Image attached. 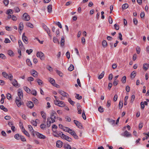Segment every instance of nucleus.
Segmentation results:
<instances>
[{"label":"nucleus","mask_w":149,"mask_h":149,"mask_svg":"<svg viewBox=\"0 0 149 149\" xmlns=\"http://www.w3.org/2000/svg\"><path fill=\"white\" fill-rule=\"evenodd\" d=\"M58 117L57 116V114L56 112L54 110H52L50 114V119L52 120V123H54L55 121V119L56 118H58Z\"/></svg>","instance_id":"obj_1"},{"label":"nucleus","mask_w":149,"mask_h":149,"mask_svg":"<svg viewBox=\"0 0 149 149\" xmlns=\"http://www.w3.org/2000/svg\"><path fill=\"white\" fill-rule=\"evenodd\" d=\"M23 99L19 97H17L16 98L15 103L18 107H19L23 104V102L21 101Z\"/></svg>","instance_id":"obj_2"},{"label":"nucleus","mask_w":149,"mask_h":149,"mask_svg":"<svg viewBox=\"0 0 149 149\" xmlns=\"http://www.w3.org/2000/svg\"><path fill=\"white\" fill-rule=\"evenodd\" d=\"M54 102L55 105H58L59 107H63L65 106V104L63 101L56 100H54Z\"/></svg>","instance_id":"obj_3"},{"label":"nucleus","mask_w":149,"mask_h":149,"mask_svg":"<svg viewBox=\"0 0 149 149\" xmlns=\"http://www.w3.org/2000/svg\"><path fill=\"white\" fill-rule=\"evenodd\" d=\"M61 138L69 142H71L72 141V139L71 138L64 134H62Z\"/></svg>","instance_id":"obj_4"},{"label":"nucleus","mask_w":149,"mask_h":149,"mask_svg":"<svg viewBox=\"0 0 149 149\" xmlns=\"http://www.w3.org/2000/svg\"><path fill=\"white\" fill-rule=\"evenodd\" d=\"M35 134L38 138L41 139H45L46 138V136L43 134L39 133L38 132H36Z\"/></svg>","instance_id":"obj_5"},{"label":"nucleus","mask_w":149,"mask_h":149,"mask_svg":"<svg viewBox=\"0 0 149 149\" xmlns=\"http://www.w3.org/2000/svg\"><path fill=\"white\" fill-rule=\"evenodd\" d=\"M23 19L24 20L28 21L30 19V16L28 14L26 13H25L23 14Z\"/></svg>","instance_id":"obj_6"},{"label":"nucleus","mask_w":149,"mask_h":149,"mask_svg":"<svg viewBox=\"0 0 149 149\" xmlns=\"http://www.w3.org/2000/svg\"><path fill=\"white\" fill-rule=\"evenodd\" d=\"M37 56L38 57H39L41 60H44V54L41 52H37Z\"/></svg>","instance_id":"obj_7"},{"label":"nucleus","mask_w":149,"mask_h":149,"mask_svg":"<svg viewBox=\"0 0 149 149\" xmlns=\"http://www.w3.org/2000/svg\"><path fill=\"white\" fill-rule=\"evenodd\" d=\"M121 135L124 136L126 137H131L132 134L129 132H128L127 130L125 131L123 133H122Z\"/></svg>","instance_id":"obj_8"},{"label":"nucleus","mask_w":149,"mask_h":149,"mask_svg":"<svg viewBox=\"0 0 149 149\" xmlns=\"http://www.w3.org/2000/svg\"><path fill=\"white\" fill-rule=\"evenodd\" d=\"M74 123L79 128L82 129L83 128V127L81 125L79 122L77 120H74Z\"/></svg>","instance_id":"obj_9"},{"label":"nucleus","mask_w":149,"mask_h":149,"mask_svg":"<svg viewBox=\"0 0 149 149\" xmlns=\"http://www.w3.org/2000/svg\"><path fill=\"white\" fill-rule=\"evenodd\" d=\"M25 33H24L22 35V39L23 41L26 44H27L28 42V38L27 37L25 36Z\"/></svg>","instance_id":"obj_10"},{"label":"nucleus","mask_w":149,"mask_h":149,"mask_svg":"<svg viewBox=\"0 0 149 149\" xmlns=\"http://www.w3.org/2000/svg\"><path fill=\"white\" fill-rule=\"evenodd\" d=\"M58 93L63 97H67L68 96V93L61 90L59 91H58Z\"/></svg>","instance_id":"obj_11"},{"label":"nucleus","mask_w":149,"mask_h":149,"mask_svg":"<svg viewBox=\"0 0 149 149\" xmlns=\"http://www.w3.org/2000/svg\"><path fill=\"white\" fill-rule=\"evenodd\" d=\"M63 142L61 141H57L56 142V146L58 148H61L62 146Z\"/></svg>","instance_id":"obj_12"},{"label":"nucleus","mask_w":149,"mask_h":149,"mask_svg":"<svg viewBox=\"0 0 149 149\" xmlns=\"http://www.w3.org/2000/svg\"><path fill=\"white\" fill-rule=\"evenodd\" d=\"M44 28L45 31L47 32V34L50 37H52V35L50 34V29L46 26H44Z\"/></svg>","instance_id":"obj_13"},{"label":"nucleus","mask_w":149,"mask_h":149,"mask_svg":"<svg viewBox=\"0 0 149 149\" xmlns=\"http://www.w3.org/2000/svg\"><path fill=\"white\" fill-rule=\"evenodd\" d=\"M27 106L29 108L31 109L34 106L33 102L31 101H29L27 104Z\"/></svg>","instance_id":"obj_14"},{"label":"nucleus","mask_w":149,"mask_h":149,"mask_svg":"<svg viewBox=\"0 0 149 149\" xmlns=\"http://www.w3.org/2000/svg\"><path fill=\"white\" fill-rule=\"evenodd\" d=\"M18 95L19 97L23 99V94L22 90L20 89L18 90Z\"/></svg>","instance_id":"obj_15"},{"label":"nucleus","mask_w":149,"mask_h":149,"mask_svg":"<svg viewBox=\"0 0 149 149\" xmlns=\"http://www.w3.org/2000/svg\"><path fill=\"white\" fill-rule=\"evenodd\" d=\"M65 38L64 36H62L61 41V45L62 47H63L64 45Z\"/></svg>","instance_id":"obj_16"},{"label":"nucleus","mask_w":149,"mask_h":149,"mask_svg":"<svg viewBox=\"0 0 149 149\" xmlns=\"http://www.w3.org/2000/svg\"><path fill=\"white\" fill-rule=\"evenodd\" d=\"M107 120L111 125H113L115 123V120H113L112 119H110L109 118H107Z\"/></svg>","instance_id":"obj_17"},{"label":"nucleus","mask_w":149,"mask_h":149,"mask_svg":"<svg viewBox=\"0 0 149 149\" xmlns=\"http://www.w3.org/2000/svg\"><path fill=\"white\" fill-rule=\"evenodd\" d=\"M38 74V72L35 70H32L31 74L33 77H36Z\"/></svg>","instance_id":"obj_18"},{"label":"nucleus","mask_w":149,"mask_h":149,"mask_svg":"<svg viewBox=\"0 0 149 149\" xmlns=\"http://www.w3.org/2000/svg\"><path fill=\"white\" fill-rule=\"evenodd\" d=\"M23 27L24 26L23 23L22 22H20L19 26V30H20L21 31L23 29Z\"/></svg>","instance_id":"obj_19"},{"label":"nucleus","mask_w":149,"mask_h":149,"mask_svg":"<svg viewBox=\"0 0 149 149\" xmlns=\"http://www.w3.org/2000/svg\"><path fill=\"white\" fill-rule=\"evenodd\" d=\"M50 118H49V117L47 119V127H49L50 125L51 124L52 122H51V121L50 120Z\"/></svg>","instance_id":"obj_20"},{"label":"nucleus","mask_w":149,"mask_h":149,"mask_svg":"<svg viewBox=\"0 0 149 149\" xmlns=\"http://www.w3.org/2000/svg\"><path fill=\"white\" fill-rule=\"evenodd\" d=\"M12 84L13 85L16 87L18 86V83L17 81L15 79H14L13 80V81L12 82Z\"/></svg>","instance_id":"obj_21"},{"label":"nucleus","mask_w":149,"mask_h":149,"mask_svg":"<svg viewBox=\"0 0 149 149\" xmlns=\"http://www.w3.org/2000/svg\"><path fill=\"white\" fill-rule=\"evenodd\" d=\"M41 114L42 118L45 120L46 119V114L45 113H44L43 111H41Z\"/></svg>","instance_id":"obj_22"},{"label":"nucleus","mask_w":149,"mask_h":149,"mask_svg":"<svg viewBox=\"0 0 149 149\" xmlns=\"http://www.w3.org/2000/svg\"><path fill=\"white\" fill-rule=\"evenodd\" d=\"M48 80L53 85L55 83V80L52 78H49Z\"/></svg>","instance_id":"obj_23"},{"label":"nucleus","mask_w":149,"mask_h":149,"mask_svg":"<svg viewBox=\"0 0 149 149\" xmlns=\"http://www.w3.org/2000/svg\"><path fill=\"white\" fill-rule=\"evenodd\" d=\"M22 128L23 130L22 132L24 133L26 136L29 137V133L26 130H25L23 126H22Z\"/></svg>","instance_id":"obj_24"},{"label":"nucleus","mask_w":149,"mask_h":149,"mask_svg":"<svg viewBox=\"0 0 149 149\" xmlns=\"http://www.w3.org/2000/svg\"><path fill=\"white\" fill-rule=\"evenodd\" d=\"M64 147L65 149H71V146L69 144H66L64 146Z\"/></svg>","instance_id":"obj_25"},{"label":"nucleus","mask_w":149,"mask_h":149,"mask_svg":"<svg viewBox=\"0 0 149 149\" xmlns=\"http://www.w3.org/2000/svg\"><path fill=\"white\" fill-rule=\"evenodd\" d=\"M129 7V5L127 3H125L122 5V8L123 9H125Z\"/></svg>","instance_id":"obj_26"},{"label":"nucleus","mask_w":149,"mask_h":149,"mask_svg":"<svg viewBox=\"0 0 149 149\" xmlns=\"http://www.w3.org/2000/svg\"><path fill=\"white\" fill-rule=\"evenodd\" d=\"M48 11L49 13H51L52 11V5H49L47 7Z\"/></svg>","instance_id":"obj_27"},{"label":"nucleus","mask_w":149,"mask_h":149,"mask_svg":"<svg viewBox=\"0 0 149 149\" xmlns=\"http://www.w3.org/2000/svg\"><path fill=\"white\" fill-rule=\"evenodd\" d=\"M57 135H55V136L56 137H58L60 136L61 138V136L62 134H63L62 132H61L57 131Z\"/></svg>","instance_id":"obj_28"},{"label":"nucleus","mask_w":149,"mask_h":149,"mask_svg":"<svg viewBox=\"0 0 149 149\" xmlns=\"http://www.w3.org/2000/svg\"><path fill=\"white\" fill-rule=\"evenodd\" d=\"M26 62L28 65L30 67H32L31 63L29 59H27L26 60Z\"/></svg>","instance_id":"obj_29"},{"label":"nucleus","mask_w":149,"mask_h":149,"mask_svg":"<svg viewBox=\"0 0 149 149\" xmlns=\"http://www.w3.org/2000/svg\"><path fill=\"white\" fill-rule=\"evenodd\" d=\"M18 43L19 47L21 48V49H22V48H24V47L22 43V41L20 40H19Z\"/></svg>","instance_id":"obj_30"},{"label":"nucleus","mask_w":149,"mask_h":149,"mask_svg":"<svg viewBox=\"0 0 149 149\" xmlns=\"http://www.w3.org/2000/svg\"><path fill=\"white\" fill-rule=\"evenodd\" d=\"M104 71H102V73L100 74V75L99 76L98 78L99 79H100L102 78V77H104Z\"/></svg>","instance_id":"obj_31"},{"label":"nucleus","mask_w":149,"mask_h":149,"mask_svg":"<svg viewBox=\"0 0 149 149\" xmlns=\"http://www.w3.org/2000/svg\"><path fill=\"white\" fill-rule=\"evenodd\" d=\"M0 108L1 109L3 110L5 112H7L8 111L7 108H5L3 105L0 106Z\"/></svg>","instance_id":"obj_32"},{"label":"nucleus","mask_w":149,"mask_h":149,"mask_svg":"<svg viewBox=\"0 0 149 149\" xmlns=\"http://www.w3.org/2000/svg\"><path fill=\"white\" fill-rule=\"evenodd\" d=\"M21 135H19L18 134H15L14 135V138L17 140L20 139V137Z\"/></svg>","instance_id":"obj_33"},{"label":"nucleus","mask_w":149,"mask_h":149,"mask_svg":"<svg viewBox=\"0 0 149 149\" xmlns=\"http://www.w3.org/2000/svg\"><path fill=\"white\" fill-rule=\"evenodd\" d=\"M148 64L144 63L143 65V69L146 71L148 69Z\"/></svg>","instance_id":"obj_34"},{"label":"nucleus","mask_w":149,"mask_h":149,"mask_svg":"<svg viewBox=\"0 0 149 149\" xmlns=\"http://www.w3.org/2000/svg\"><path fill=\"white\" fill-rule=\"evenodd\" d=\"M123 102L122 101H120L118 104L119 109H121L123 106Z\"/></svg>","instance_id":"obj_35"},{"label":"nucleus","mask_w":149,"mask_h":149,"mask_svg":"<svg viewBox=\"0 0 149 149\" xmlns=\"http://www.w3.org/2000/svg\"><path fill=\"white\" fill-rule=\"evenodd\" d=\"M74 69V66L72 64L70 65V67L68 68V70L70 71L73 70Z\"/></svg>","instance_id":"obj_36"},{"label":"nucleus","mask_w":149,"mask_h":149,"mask_svg":"<svg viewBox=\"0 0 149 149\" xmlns=\"http://www.w3.org/2000/svg\"><path fill=\"white\" fill-rule=\"evenodd\" d=\"M53 41L55 43H58V44H59V42L58 40V39L55 37H54L53 39Z\"/></svg>","instance_id":"obj_37"},{"label":"nucleus","mask_w":149,"mask_h":149,"mask_svg":"<svg viewBox=\"0 0 149 149\" xmlns=\"http://www.w3.org/2000/svg\"><path fill=\"white\" fill-rule=\"evenodd\" d=\"M2 75L4 77L6 78H7L8 77V75L6 72H3L2 73Z\"/></svg>","instance_id":"obj_38"},{"label":"nucleus","mask_w":149,"mask_h":149,"mask_svg":"<svg viewBox=\"0 0 149 149\" xmlns=\"http://www.w3.org/2000/svg\"><path fill=\"white\" fill-rule=\"evenodd\" d=\"M26 25L29 27L31 28H33V25L31 23L29 22H27L26 24Z\"/></svg>","instance_id":"obj_39"},{"label":"nucleus","mask_w":149,"mask_h":149,"mask_svg":"<svg viewBox=\"0 0 149 149\" xmlns=\"http://www.w3.org/2000/svg\"><path fill=\"white\" fill-rule=\"evenodd\" d=\"M126 76H123L122 79L121 81L123 83H125L126 82Z\"/></svg>","instance_id":"obj_40"},{"label":"nucleus","mask_w":149,"mask_h":149,"mask_svg":"<svg viewBox=\"0 0 149 149\" xmlns=\"http://www.w3.org/2000/svg\"><path fill=\"white\" fill-rule=\"evenodd\" d=\"M136 76V72L134 71L132 72L131 74V77L132 78H134Z\"/></svg>","instance_id":"obj_41"},{"label":"nucleus","mask_w":149,"mask_h":149,"mask_svg":"<svg viewBox=\"0 0 149 149\" xmlns=\"http://www.w3.org/2000/svg\"><path fill=\"white\" fill-rule=\"evenodd\" d=\"M68 101L70 103V104H71L73 106L74 105V104L75 103V102L74 101H72L71 100V99L70 98H69L68 99Z\"/></svg>","instance_id":"obj_42"},{"label":"nucleus","mask_w":149,"mask_h":149,"mask_svg":"<svg viewBox=\"0 0 149 149\" xmlns=\"http://www.w3.org/2000/svg\"><path fill=\"white\" fill-rule=\"evenodd\" d=\"M102 45L103 47H106L107 46V43L106 41L104 40L102 42Z\"/></svg>","instance_id":"obj_43"},{"label":"nucleus","mask_w":149,"mask_h":149,"mask_svg":"<svg viewBox=\"0 0 149 149\" xmlns=\"http://www.w3.org/2000/svg\"><path fill=\"white\" fill-rule=\"evenodd\" d=\"M57 126L55 125H52V130L53 132L56 130V129L57 128Z\"/></svg>","instance_id":"obj_44"},{"label":"nucleus","mask_w":149,"mask_h":149,"mask_svg":"<svg viewBox=\"0 0 149 149\" xmlns=\"http://www.w3.org/2000/svg\"><path fill=\"white\" fill-rule=\"evenodd\" d=\"M28 128L29 131L31 132H33V129L31 125H28Z\"/></svg>","instance_id":"obj_45"},{"label":"nucleus","mask_w":149,"mask_h":149,"mask_svg":"<svg viewBox=\"0 0 149 149\" xmlns=\"http://www.w3.org/2000/svg\"><path fill=\"white\" fill-rule=\"evenodd\" d=\"M69 130L68 131V132L71 135L73 134V133L75 132L74 131L70 129V128L69 129Z\"/></svg>","instance_id":"obj_46"},{"label":"nucleus","mask_w":149,"mask_h":149,"mask_svg":"<svg viewBox=\"0 0 149 149\" xmlns=\"http://www.w3.org/2000/svg\"><path fill=\"white\" fill-rule=\"evenodd\" d=\"M24 90L27 93H29L30 91V90L27 87L25 86L24 88Z\"/></svg>","instance_id":"obj_47"},{"label":"nucleus","mask_w":149,"mask_h":149,"mask_svg":"<svg viewBox=\"0 0 149 149\" xmlns=\"http://www.w3.org/2000/svg\"><path fill=\"white\" fill-rule=\"evenodd\" d=\"M75 97L77 99L79 100H81L82 98V96H80L79 95V94H77L76 96Z\"/></svg>","instance_id":"obj_48"},{"label":"nucleus","mask_w":149,"mask_h":149,"mask_svg":"<svg viewBox=\"0 0 149 149\" xmlns=\"http://www.w3.org/2000/svg\"><path fill=\"white\" fill-rule=\"evenodd\" d=\"M0 57L3 59H5L6 58V56L3 54H0Z\"/></svg>","instance_id":"obj_49"},{"label":"nucleus","mask_w":149,"mask_h":149,"mask_svg":"<svg viewBox=\"0 0 149 149\" xmlns=\"http://www.w3.org/2000/svg\"><path fill=\"white\" fill-rule=\"evenodd\" d=\"M37 81L39 85H41L42 84V81L40 79H37Z\"/></svg>","instance_id":"obj_50"},{"label":"nucleus","mask_w":149,"mask_h":149,"mask_svg":"<svg viewBox=\"0 0 149 149\" xmlns=\"http://www.w3.org/2000/svg\"><path fill=\"white\" fill-rule=\"evenodd\" d=\"M20 139L21 141H26V139L23 136L21 135L20 137Z\"/></svg>","instance_id":"obj_51"},{"label":"nucleus","mask_w":149,"mask_h":149,"mask_svg":"<svg viewBox=\"0 0 149 149\" xmlns=\"http://www.w3.org/2000/svg\"><path fill=\"white\" fill-rule=\"evenodd\" d=\"M98 111L102 113L103 112L104 110L101 106H100L98 108Z\"/></svg>","instance_id":"obj_52"},{"label":"nucleus","mask_w":149,"mask_h":149,"mask_svg":"<svg viewBox=\"0 0 149 149\" xmlns=\"http://www.w3.org/2000/svg\"><path fill=\"white\" fill-rule=\"evenodd\" d=\"M32 52L33 50L31 49H30L29 50L27 49L26 51V52L29 55Z\"/></svg>","instance_id":"obj_53"},{"label":"nucleus","mask_w":149,"mask_h":149,"mask_svg":"<svg viewBox=\"0 0 149 149\" xmlns=\"http://www.w3.org/2000/svg\"><path fill=\"white\" fill-rule=\"evenodd\" d=\"M31 123L32 124L35 126H36L37 125V122L36 121L32 120L31 121Z\"/></svg>","instance_id":"obj_54"},{"label":"nucleus","mask_w":149,"mask_h":149,"mask_svg":"<svg viewBox=\"0 0 149 149\" xmlns=\"http://www.w3.org/2000/svg\"><path fill=\"white\" fill-rule=\"evenodd\" d=\"M66 55L68 59H69L70 57V53L69 51H67L66 54Z\"/></svg>","instance_id":"obj_55"},{"label":"nucleus","mask_w":149,"mask_h":149,"mask_svg":"<svg viewBox=\"0 0 149 149\" xmlns=\"http://www.w3.org/2000/svg\"><path fill=\"white\" fill-rule=\"evenodd\" d=\"M56 72L58 74L59 76L61 77H62L63 76V74L62 73L59 71L58 70H56Z\"/></svg>","instance_id":"obj_56"},{"label":"nucleus","mask_w":149,"mask_h":149,"mask_svg":"<svg viewBox=\"0 0 149 149\" xmlns=\"http://www.w3.org/2000/svg\"><path fill=\"white\" fill-rule=\"evenodd\" d=\"M72 136H73L75 139H78V136L77 135L75 132H74V133L72 135Z\"/></svg>","instance_id":"obj_57"},{"label":"nucleus","mask_w":149,"mask_h":149,"mask_svg":"<svg viewBox=\"0 0 149 149\" xmlns=\"http://www.w3.org/2000/svg\"><path fill=\"white\" fill-rule=\"evenodd\" d=\"M72 136H73L75 139H78V136L77 135L75 132H74V133L72 135Z\"/></svg>","instance_id":"obj_58"},{"label":"nucleus","mask_w":149,"mask_h":149,"mask_svg":"<svg viewBox=\"0 0 149 149\" xmlns=\"http://www.w3.org/2000/svg\"><path fill=\"white\" fill-rule=\"evenodd\" d=\"M72 136H73L75 139H78V136L77 135L75 132H74V133L72 135Z\"/></svg>","instance_id":"obj_59"},{"label":"nucleus","mask_w":149,"mask_h":149,"mask_svg":"<svg viewBox=\"0 0 149 149\" xmlns=\"http://www.w3.org/2000/svg\"><path fill=\"white\" fill-rule=\"evenodd\" d=\"M114 27L115 29L116 30H118L119 29V26L118 25H117V24H115L114 25Z\"/></svg>","instance_id":"obj_60"},{"label":"nucleus","mask_w":149,"mask_h":149,"mask_svg":"<svg viewBox=\"0 0 149 149\" xmlns=\"http://www.w3.org/2000/svg\"><path fill=\"white\" fill-rule=\"evenodd\" d=\"M13 13L12 10L11 9H9L8 10L6 14L8 15H9Z\"/></svg>","instance_id":"obj_61"},{"label":"nucleus","mask_w":149,"mask_h":149,"mask_svg":"<svg viewBox=\"0 0 149 149\" xmlns=\"http://www.w3.org/2000/svg\"><path fill=\"white\" fill-rule=\"evenodd\" d=\"M3 3L5 6H7L9 3V1L8 0H4L3 1Z\"/></svg>","instance_id":"obj_62"},{"label":"nucleus","mask_w":149,"mask_h":149,"mask_svg":"<svg viewBox=\"0 0 149 149\" xmlns=\"http://www.w3.org/2000/svg\"><path fill=\"white\" fill-rule=\"evenodd\" d=\"M4 42L6 43H10V41L8 38H6L5 39Z\"/></svg>","instance_id":"obj_63"},{"label":"nucleus","mask_w":149,"mask_h":149,"mask_svg":"<svg viewBox=\"0 0 149 149\" xmlns=\"http://www.w3.org/2000/svg\"><path fill=\"white\" fill-rule=\"evenodd\" d=\"M8 77L7 78L8 79L10 80L11 81L13 78V76L11 74H8Z\"/></svg>","instance_id":"obj_64"}]
</instances>
